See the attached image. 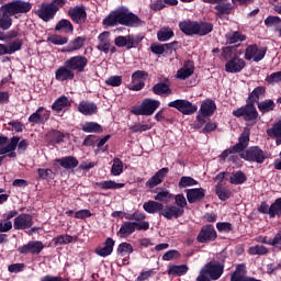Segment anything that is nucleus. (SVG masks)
Returning a JSON list of instances; mask_svg holds the SVG:
<instances>
[{
	"label": "nucleus",
	"mask_w": 281,
	"mask_h": 281,
	"mask_svg": "<svg viewBox=\"0 0 281 281\" xmlns=\"http://www.w3.org/2000/svg\"><path fill=\"white\" fill-rule=\"evenodd\" d=\"M102 25L105 27H115V25H124L125 27H139L144 25V21L139 19V16L126 7H121L114 11H111L109 15H106Z\"/></svg>",
	"instance_id": "f257e3e1"
},
{
	"label": "nucleus",
	"mask_w": 281,
	"mask_h": 281,
	"mask_svg": "<svg viewBox=\"0 0 281 281\" xmlns=\"http://www.w3.org/2000/svg\"><path fill=\"white\" fill-rule=\"evenodd\" d=\"M67 5V0H53L52 2H43L38 5V9L34 10V14L44 21V23H49L54 21L58 10Z\"/></svg>",
	"instance_id": "f03ea898"
},
{
	"label": "nucleus",
	"mask_w": 281,
	"mask_h": 281,
	"mask_svg": "<svg viewBox=\"0 0 281 281\" xmlns=\"http://www.w3.org/2000/svg\"><path fill=\"white\" fill-rule=\"evenodd\" d=\"M179 29L186 36H207L214 30V24L210 22L182 21L179 23Z\"/></svg>",
	"instance_id": "7ed1b4c3"
},
{
	"label": "nucleus",
	"mask_w": 281,
	"mask_h": 281,
	"mask_svg": "<svg viewBox=\"0 0 281 281\" xmlns=\"http://www.w3.org/2000/svg\"><path fill=\"white\" fill-rule=\"evenodd\" d=\"M161 106V102L159 100L146 98L142 101L138 106H134L131 110L133 115H146L150 116Z\"/></svg>",
	"instance_id": "20e7f679"
},
{
	"label": "nucleus",
	"mask_w": 281,
	"mask_h": 281,
	"mask_svg": "<svg viewBox=\"0 0 281 281\" xmlns=\"http://www.w3.org/2000/svg\"><path fill=\"white\" fill-rule=\"evenodd\" d=\"M239 157L252 164H265V160L268 158L267 153L259 146L249 147L244 153L239 154Z\"/></svg>",
	"instance_id": "39448f33"
},
{
	"label": "nucleus",
	"mask_w": 281,
	"mask_h": 281,
	"mask_svg": "<svg viewBox=\"0 0 281 281\" xmlns=\"http://www.w3.org/2000/svg\"><path fill=\"white\" fill-rule=\"evenodd\" d=\"M234 117H244L245 122H256L258 120V110L254 103L246 102V105L233 111Z\"/></svg>",
	"instance_id": "423d86ee"
},
{
	"label": "nucleus",
	"mask_w": 281,
	"mask_h": 281,
	"mask_svg": "<svg viewBox=\"0 0 281 281\" xmlns=\"http://www.w3.org/2000/svg\"><path fill=\"white\" fill-rule=\"evenodd\" d=\"M168 106L171 109H177L182 115H194L199 111L196 104L190 102L186 99H177L168 103Z\"/></svg>",
	"instance_id": "0eeeda50"
},
{
	"label": "nucleus",
	"mask_w": 281,
	"mask_h": 281,
	"mask_svg": "<svg viewBox=\"0 0 281 281\" xmlns=\"http://www.w3.org/2000/svg\"><path fill=\"white\" fill-rule=\"evenodd\" d=\"M267 47H258V44H250L246 47L244 58L245 60H254V63H260L267 56Z\"/></svg>",
	"instance_id": "6e6552de"
},
{
	"label": "nucleus",
	"mask_w": 281,
	"mask_h": 281,
	"mask_svg": "<svg viewBox=\"0 0 281 281\" xmlns=\"http://www.w3.org/2000/svg\"><path fill=\"white\" fill-rule=\"evenodd\" d=\"M65 63L74 74H85L87 66L89 65V59L83 55H77L66 59Z\"/></svg>",
	"instance_id": "1a4fd4ad"
},
{
	"label": "nucleus",
	"mask_w": 281,
	"mask_h": 281,
	"mask_svg": "<svg viewBox=\"0 0 281 281\" xmlns=\"http://www.w3.org/2000/svg\"><path fill=\"white\" fill-rule=\"evenodd\" d=\"M143 38L144 37L139 35H119L114 38V44L116 47H126V49H133L139 46V43H142Z\"/></svg>",
	"instance_id": "9d476101"
},
{
	"label": "nucleus",
	"mask_w": 281,
	"mask_h": 281,
	"mask_svg": "<svg viewBox=\"0 0 281 281\" xmlns=\"http://www.w3.org/2000/svg\"><path fill=\"white\" fill-rule=\"evenodd\" d=\"M204 273L213 281L220 280L225 271V263L218 261H210L202 268Z\"/></svg>",
	"instance_id": "9b49d317"
},
{
	"label": "nucleus",
	"mask_w": 281,
	"mask_h": 281,
	"mask_svg": "<svg viewBox=\"0 0 281 281\" xmlns=\"http://www.w3.org/2000/svg\"><path fill=\"white\" fill-rule=\"evenodd\" d=\"M218 238V234L216 233V228L214 225L206 224L202 226L200 233L196 236V241L201 244L214 243Z\"/></svg>",
	"instance_id": "f8f14e48"
},
{
	"label": "nucleus",
	"mask_w": 281,
	"mask_h": 281,
	"mask_svg": "<svg viewBox=\"0 0 281 281\" xmlns=\"http://www.w3.org/2000/svg\"><path fill=\"white\" fill-rule=\"evenodd\" d=\"M67 15L76 25H85L87 23V8L83 4L68 9Z\"/></svg>",
	"instance_id": "ddd939ff"
},
{
	"label": "nucleus",
	"mask_w": 281,
	"mask_h": 281,
	"mask_svg": "<svg viewBox=\"0 0 281 281\" xmlns=\"http://www.w3.org/2000/svg\"><path fill=\"white\" fill-rule=\"evenodd\" d=\"M7 12H10V14H27L30 10H32V3L25 2L23 0H15L12 2H9L5 4Z\"/></svg>",
	"instance_id": "4468645a"
},
{
	"label": "nucleus",
	"mask_w": 281,
	"mask_h": 281,
	"mask_svg": "<svg viewBox=\"0 0 281 281\" xmlns=\"http://www.w3.org/2000/svg\"><path fill=\"white\" fill-rule=\"evenodd\" d=\"M247 67V63L245 59L238 57V55H234L225 64V72L226 74H240L243 69Z\"/></svg>",
	"instance_id": "2eb2a0df"
},
{
	"label": "nucleus",
	"mask_w": 281,
	"mask_h": 281,
	"mask_svg": "<svg viewBox=\"0 0 281 281\" xmlns=\"http://www.w3.org/2000/svg\"><path fill=\"white\" fill-rule=\"evenodd\" d=\"M34 225V218L31 214L22 213L13 220V227L16 231L31 229Z\"/></svg>",
	"instance_id": "dca6fc26"
},
{
	"label": "nucleus",
	"mask_w": 281,
	"mask_h": 281,
	"mask_svg": "<svg viewBox=\"0 0 281 281\" xmlns=\"http://www.w3.org/2000/svg\"><path fill=\"white\" fill-rule=\"evenodd\" d=\"M76 78V72L68 66L67 61L55 70V80L58 82H67Z\"/></svg>",
	"instance_id": "f3484780"
},
{
	"label": "nucleus",
	"mask_w": 281,
	"mask_h": 281,
	"mask_svg": "<svg viewBox=\"0 0 281 281\" xmlns=\"http://www.w3.org/2000/svg\"><path fill=\"white\" fill-rule=\"evenodd\" d=\"M45 249V245L43 241H29L26 245L18 248V252L23 256H27V254H32L33 256H38Z\"/></svg>",
	"instance_id": "a211bd4d"
},
{
	"label": "nucleus",
	"mask_w": 281,
	"mask_h": 281,
	"mask_svg": "<svg viewBox=\"0 0 281 281\" xmlns=\"http://www.w3.org/2000/svg\"><path fill=\"white\" fill-rule=\"evenodd\" d=\"M67 135L69 134L58 130H50L45 134V142H47L48 146H58L65 144V137Z\"/></svg>",
	"instance_id": "6ab92c4d"
},
{
	"label": "nucleus",
	"mask_w": 281,
	"mask_h": 281,
	"mask_svg": "<svg viewBox=\"0 0 281 281\" xmlns=\"http://www.w3.org/2000/svg\"><path fill=\"white\" fill-rule=\"evenodd\" d=\"M170 169L168 167L159 169L151 178L147 180L145 183L146 188L153 190V188H157V186H161L164 183V179L168 176Z\"/></svg>",
	"instance_id": "aec40b11"
},
{
	"label": "nucleus",
	"mask_w": 281,
	"mask_h": 281,
	"mask_svg": "<svg viewBox=\"0 0 281 281\" xmlns=\"http://www.w3.org/2000/svg\"><path fill=\"white\" fill-rule=\"evenodd\" d=\"M183 214H186V210H181L177 205H172V204L162 205L161 216H164V218H166L167 221H172V218H181Z\"/></svg>",
	"instance_id": "412c9836"
},
{
	"label": "nucleus",
	"mask_w": 281,
	"mask_h": 281,
	"mask_svg": "<svg viewBox=\"0 0 281 281\" xmlns=\"http://www.w3.org/2000/svg\"><path fill=\"white\" fill-rule=\"evenodd\" d=\"M19 142H21V137L13 136L11 138V142L7 146L0 148V155H7V157H10L11 159H15L16 151L14 150H16V146H19Z\"/></svg>",
	"instance_id": "4be33fe9"
},
{
	"label": "nucleus",
	"mask_w": 281,
	"mask_h": 281,
	"mask_svg": "<svg viewBox=\"0 0 281 281\" xmlns=\"http://www.w3.org/2000/svg\"><path fill=\"white\" fill-rule=\"evenodd\" d=\"M99 44L97 45V49L99 52H103V54H109L111 49V33L108 31L102 32L98 36Z\"/></svg>",
	"instance_id": "5701e85b"
},
{
	"label": "nucleus",
	"mask_w": 281,
	"mask_h": 281,
	"mask_svg": "<svg viewBox=\"0 0 281 281\" xmlns=\"http://www.w3.org/2000/svg\"><path fill=\"white\" fill-rule=\"evenodd\" d=\"M194 74V61L187 60L183 66L177 71L176 78L178 80H188Z\"/></svg>",
	"instance_id": "b1692460"
},
{
	"label": "nucleus",
	"mask_w": 281,
	"mask_h": 281,
	"mask_svg": "<svg viewBox=\"0 0 281 281\" xmlns=\"http://www.w3.org/2000/svg\"><path fill=\"white\" fill-rule=\"evenodd\" d=\"M216 112V102L212 99H206L202 101L199 113L203 115V117H212Z\"/></svg>",
	"instance_id": "393cba45"
},
{
	"label": "nucleus",
	"mask_w": 281,
	"mask_h": 281,
	"mask_svg": "<svg viewBox=\"0 0 281 281\" xmlns=\"http://www.w3.org/2000/svg\"><path fill=\"white\" fill-rule=\"evenodd\" d=\"M12 16H13V14H11L8 11V7L5 4L3 7H1V9H0V30L7 31V30H10V27H12Z\"/></svg>",
	"instance_id": "a878e982"
},
{
	"label": "nucleus",
	"mask_w": 281,
	"mask_h": 281,
	"mask_svg": "<svg viewBox=\"0 0 281 281\" xmlns=\"http://www.w3.org/2000/svg\"><path fill=\"white\" fill-rule=\"evenodd\" d=\"M113 247H115V240H113L111 237H108L104 241V247H97L94 254L101 258H106L113 254Z\"/></svg>",
	"instance_id": "bb28decb"
},
{
	"label": "nucleus",
	"mask_w": 281,
	"mask_h": 281,
	"mask_svg": "<svg viewBox=\"0 0 281 281\" xmlns=\"http://www.w3.org/2000/svg\"><path fill=\"white\" fill-rule=\"evenodd\" d=\"M265 95H267V87L258 86L248 94L246 102L256 105L260 102V98H265Z\"/></svg>",
	"instance_id": "cd10ccee"
},
{
	"label": "nucleus",
	"mask_w": 281,
	"mask_h": 281,
	"mask_svg": "<svg viewBox=\"0 0 281 281\" xmlns=\"http://www.w3.org/2000/svg\"><path fill=\"white\" fill-rule=\"evenodd\" d=\"M186 192L189 203H199V201L205 199V189L203 188L187 189Z\"/></svg>",
	"instance_id": "c85d7f7f"
},
{
	"label": "nucleus",
	"mask_w": 281,
	"mask_h": 281,
	"mask_svg": "<svg viewBox=\"0 0 281 281\" xmlns=\"http://www.w3.org/2000/svg\"><path fill=\"white\" fill-rule=\"evenodd\" d=\"M143 210H145L147 214H159V216H161L164 212V203L149 200L143 204Z\"/></svg>",
	"instance_id": "c756f323"
},
{
	"label": "nucleus",
	"mask_w": 281,
	"mask_h": 281,
	"mask_svg": "<svg viewBox=\"0 0 281 281\" xmlns=\"http://www.w3.org/2000/svg\"><path fill=\"white\" fill-rule=\"evenodd\" d=\"M55 161L59 164V166L65 170H74V168H78L80 164V161H78V158L74 156L57 158Z\"/></svg>",
	"instance_id": "7c9ffc66"
},
{
	"label": "nucleus",
	"mask_w": 281,
	"mask_h": 281,
	"mask_svg": "<svg viewBox=\"0 0 281 281\" xmlns=\"http://www.w3.org/2000/svg\"><path fill=\"white\" fill-rule=\"evenodd\" d=\"M82 115H95L98 113V104L91 101H81L77 108Z\"/></svg>",
	"instance_id": "2f4dec72"
},
{
	"label": "nucleus",
	"mask_w": 281,
	"mask_h": 281,
	"mask_svg": "<svg viewBox=\"0 0 281 281\" xmlns=\"http://www.w3.org/2000/svg\"><path fill=\"white\" fill-rule=\"evenodd\" d=\"M87 43V36H77L72 41H70L66 47V52L69 54L74 52H78L79 49H82L85 47V44Z\"/></svg>",
	"instance_id": "473e14b6"
},
{
	"label": "nucleus",
	"mask_w": 281,
	"mask_h": 281,
	"mask_svg": "<svg viewBox=\"0 0 281 281\" xmlns=\"http://www.w3.org/2000/svg\"><path fill=\"white\" fill-rule=\"evenodd\" d=\"M135 222H123L116 235L119 238H128L135 234Z\"/></svg>",
	"instance_id": "72a5a7b5"
},
{
	"label": "nucleus",
	"mask_w": 281,
	"mask_h": 281,
	"mask_svg": "<svg viewBox=\"0 0 281 281\" xmlns=\"http://www.w3.org/2000/svg\"><path fill=\"white\" fill-rule=\"evenodd\" d=\"M55 32H63L64 34H74V24L68 19H61L55 25Z\"/></svg>",
	"instance_id": "f704fd0d"
},
{
	"label": "nucleus",
	"mask_w": 281,
	"mask_h": 281,
	"mask_svg": "<svg viewBox=\"0 0 281 281\" xmlns=\"http://www.w3.org/2000/svg\"><path fill=\"white\" fill-rule=\"evenodd\" d=\"M151 91L155 95H172V89H170V85L162 81L154 85Z\"/></svg>",
	"instance_id": "c9c22d12"
},
{
	"label": "nucleus",
	"mask_w": 281,
	"mask_h": 281,
	"mask_svg": "<svg viewBox=\"0 0 281 281\" xmlns=\"http://www.w3.org/2000/svg\"><path fill=\"white\" fill-rule=\"evenodd\" d=\"M268 137H274L277 146L281 145V120L277 121L271 128L267 130Z\"/></svg>",
	"instance_id": "e433bc0d"
},
{
	"label": "nucleus",
	"mask_w": 281,
	"mask_h": 281,
	"mask_svg": "<svg viewBox=\"0 0 281 281\" xmlns=\"http://www.w3.org/2000/svg\"><path fill=\"white\" fill-rule=\"evenodd\" d=\"M257 108L265 115L266 113H271V111H276V101L273 99H266L261 102L257 103Z\"/></svg>",
	"instance_id": "4c0bfd02"
},
{
	"label": "nucleus",
	"mask_w": 281,
	"mask_h": 281,
	"mask_svg": "<svg viewBox=\"0 0 281 281\" xmlns=\"http://www.w3.org/2000/svg\"><path fill=\"white\" fill-rule=\"evenodd\" d=\"M68 106H71L69 98L61 95L54 101L52 109L53 111H56V113H60V111H65V109H67Z\"/></svg>",
	"instance_id": "58836bf2"
},
{
	"label": "nucleus",
	"mask_w": 281,
	"mask_h": 281,
	"mask_svg": "<svg viewBox=\"0 0 281 281\" xmlns=\"http://www.w3.org/2000/svg\"><path fill=\"white\" fill-rule=\"evenodd\" d=\"M188 265H171L169 266V269L167 270L168 276H186L188 273Z\"/></svg>",
	"instance_id": "ea45409f"
},
{
	"label": "nucleus",
	"mask_w": 281,
	"mask_h": 281,
	"mask_svg": "<svg viewBox=\"0 0 281 281\" xmlns=\"http://www.w3.org/2000/svg\"><path fill=\"white\" fill-rule=\"evenodd\" d=\"M83 133H104L102 125L97 122H86L81 125Z\"/></svg>",
	"instance_id": "a19ab883"
},
{
	"label": "nucleus",
	"mask_w": 281,
	"mask_h": 281,
	"mask_svg": "<svg viewBox=\"0 0 281 281\" xmlns=\"http://www.w3.org/2000/svg\"><path fill=\"white\" fill-rule=\"evenodd\" d=\"M245 181H247V176L241 170L233 172L229 178V183H232V186H243Z\"/></svg>",
	"instance_id": "79ce46f5"
},
{
	"label": "nucleus",
	"mask_w": 281,
	"mask_h": 281,
	"mask_svg": "<svg viewBox=\"0 0 281 281\" xmlns=\"http://www.w3.org/2000/svg\"><path fill=\"white\" fill-rule=\"evenodd\" d=\"M97 186L101 188V190H120V188H124V183H117L113 180L97 182Z\"/></svg>",
	"instance_id": "37998d69"
},
{
	"label": "nucleus",
	"mask_w": 281,
	"mask_h": 281,
	"mask_svg": "<svg viewBox=\"0 0 281 281\" xmlns=\"http://www.w3.org/2000/svg\"><path fill=\"white\" fill-rule=\"evenodd\" d=\"M243 41H247V36L239 31H235L231 35L226 36L227 45H235V43H243Z\"/></svg>",
	"instance_id": "c03bdc74"
},
{
	"label": "nucleus",
	"mask_w": 281,
	"mask_h": 281,
	"mask_svg": "<svg viewBox=\"0 0 281 281\" xmlns=\"http://www.w3.org/2000/svg\"><path fill=\"white\" fill-rule=\"evenodd\" d=\"M215 193L218 196L220 201H227L232 196V190L223 187V184L217 183L215 187Z\"/></svg>",
	"instance_id": "a18cd8bd"
},
{
	"label": "nucleus",
	"mask_w": 281,
	"mask_h": 281,
	"mask_svg": "<svg viewBox=\"0 0 281 281\" xmlns=\"http://www.w3.org/2000/svg\"><path fill=\"white\" fill-rule=\"evenodd\" d=\"M175 36V31L170 27H162L157 32V38L160 43H166V41H170Z\"/></svg>",
	"instance_id": "49530a36"
},
{
	"label": "nucleus",
	"mask_w": 281,
	"mask_h": 281,
	"mask_svg": "<svg viewBox=\"0 0 281 281\" xmlns=\"http://www.w3.org/2000/svg\"><path fill=\"white\" fill-rule=\"evenodd\" d=\"M23 47V40H15L11 42L9 45H4L5 54L12 55L15 54V52H21V48Z\"/></svg>",
	"instance_id": "de8ad7c7"
},
{
	"label": "nucleus",
	"mask_w": 281,
	"mask_h": 281,
	"mask_svg": "<svg viewBox=\"0 0 281 281\" xmlns=\"http://www.w3.org/2000/svg\"><path fill=\"white\" fill-rule=\"evenodd\" d=\"M122 172H124V162L120 158H114L111 167V175L113 177H120Z\"/></svg>",
	"instance_id": "09e8293b"
},
{
	"label": "nucleus",
	"mask_w": 281,
	"mask_h": 281,
	"mask_svg": "<svg viewBox=\"0 0 281 281\" xmlns=\"http://www.w3.org/2000/svg\"><path fill=\"white\" fill-rule=\"evenodd\" d=\"M134 251L135 249L133 248V245L126 241L121 243L116 249L117 256H131V254H133Z\"/></svg>",
	"instance_id": "8fccbe9b"
},
{
	"label": "nucleus",
	"mask_w": 281,
	"mask_h": 281,
	"mask_svg": "<svg viewBox=\"0 0 281 281\" xmlns=\"http://www.w3.org/2000/svg\"><path fill=\"white\" fill-rule=\"evenodd\" d=\"M192 186H199V181L189 176H182L178 183V188H192Z\"/></svg>",
	"instance_id": "3c124183"
},
{
	"label": "nucleus",
	"mask_w": 281,
	"mask_h": 281,
	"mask_svg": "<svg viewBox=\"0 0 281 281\" xmlns=\"http://www.w3.org/2000/svg\"><path fill=\"white\" fill-rule=\"evenodd\" d=\"M47 43H52L53 45H67L69 38L63 35L53 34L47 37Z\"/></svg>",
	"instance_id": "603ef678"
},
{
	"label": "nucleus",
	"mask_w": 281,
	"mask_h": 281,
	"mask_svg": "<svg viewBox=\"0 0 281 281\" xmlns=\"http://www.w3.org/2000/svg\"><path fill=\"white\" fill-rule=\"evenodd\" d=\"M45 111L44 106H40L34 113L29 116L30 124H43L41 114Z\"/></svg>",
	"instance_id": "864d4df0"
},
{
	"label": "nucleus",
	"mask_w": 281,
	"mask_h": 281,
	"mask_svg": "<svg viewBox=\"0 0 281 281\" xmlns=\"http://www.w3.org/2000/svg\"><path fill=\"white\" fill-rule=\"evenodd\" d=\"M250 256H267L269 254V248L262 245H256L249 248Z\"/></svg>",
	"instance_id": "5fc2aeb1"
},
{
	"label": "nucleus",
	"mask_w": 281,
	"mask_h": 281,
	"mask_svg": "<svg viewBox=\"0 0 281 281\" xmlns=\"http://www.w3.org/2000/svg\"><path fill=\"white\" fill-rule=\"evenodd\" d=\"M270 214L271 218H276L278 216L281 217V198H278L271 205H270Z\"/></svg>",
	"instance_id": "6e6d98bb"
},
{
	"label": "nucleus",
	"mask_w": 281,
	"mask_h": 281,
	"mask_svg": "<svg viewBox=\"0 0 281 281\" xmlns=\"http://www.w3.org/2000/svg\"><path fill=\"white\" fill-rule=\"evenodd\" d=\"M54 245H69L74 243V237L71 235H59L53 239Z\"/></svg>",
	"instance_id": "4d7b16f0"
},
{
	"label": "nucleus",
	"mask_w": 281,
	"mask_h": 281,
	"mask_svg": "<svg viewBox=\"0 0 281 281\" xmlns=\"http://www.w3.org/2000/svg\"><path fill=\"white\" fill-rule=\"evenodd\" d=\"M173 199L177 207H180L181 210H186V207H188V200H186V195H183V193L176 194Z\"/></svg>",
	"instance_id": "13d9d810"
},
{
	"label": "nucleus",
	"mask_w": 281,
	"mask_h": 281,
	"mask_svg": "<svg viewBox=\"0 0 281 281\" xmlns=\"http://www.w3.org/2000/svg\"><path fill=\"white\" fill-rule=\"evenodd\" d=\"M150 128H153V125L150 124L136 123L135 125L130 127V131L132 133H144L146 131H150Z\"/></svg>",
	"instance_id": "bf43d9fd"
},
{
	"label": "nucleus",
	"mask_w": 281,
	"mask_h": 281,
	"mask_svg": "<svg viewBox=\"0 0 281 281\" xmlns=\"http://www.w3.org/2000/svg\"><path fill=\"white\" fill-rule=\"evenodd\" d=\"M105 85H108V87H121L122 86V76H110L106 80H105Z\"/></svg>",
	"instance_id": "052dcab7"
},
{
	"label": "nucleus",
	"mask_w": 281,
	"mask_h": 281,
	"mask_svg": "<svg viewBox=\"0 0 281 281\" xmlns=\"http://www.w3.org/2000/svg\"><path fill=\"white\" fill-rule=\"evenodd\" d=\"M179 258H181V252H179V250L176 249L168 250L162 255V260L167 261L177 260Z\"/></svg>",
	"instance_id": "680f3d73"
},
{
	"label": "nucleus",
	"mask_w": 281,
	"mask_h": 281,
	"mask_svg": "<svg viewBox=\"0 0 281 281\" xmlns=\"http://www.w3.org/2000/svg\"><path fill=\"white\" fill-rule=\"evenodd\" d=\"M155 201H159V203H166L168 199H172V194L168 190L160 191L154 196Z\"/></svg>",
	"instance_id": "e2e57ef3"
},
{
	"label": "nucleus",
	"mask_w": 281,
	"mask_h": 281,
	"mask_svg": "<svg viewBox=\"0 0 281 281\" xmlns=\"http://www.w3.org/2000/svg\"><path fill=\"white\" fill-rule=\"evenodd\" d=\"M216 228L221 233L224 232L225 234H229V232H232V229H234V226L232 225V223H228V222H218L216 224Z\"/></svg>",
	"instance_id": "0e129e2a"
},
{
	"label": "nucleus",
	"mask_w": 281,
	"mask_h": 281,
	"mask_svg": "<svg viewBox=\"0 0 281 281\" xmlns=\"http://www.w3.org/2000/svg\"><path fill=\"white\" fill-rule=\"evenodd\" d=\"M265 243L266 245H271L272 247H276L277 249L281 250V232L277 233L272 239H269L268 241Z\"/></svg>",
	"instance_id": "69168bd1"
},
{
	"label": "nucleus",
	"mask_w": 281,
	"mask_h": 281,
	"mask_svg": "<svg viewBox=\"0 0 281 281\" xmlns=\"http://www.w3.org/2000/svg\"><path fill=\"white\" fill-rule=\"evenodd\" d=\"M257 211L259 212V214H268L269 218H272L271 206L269 205V203H267V201L261 202L260 205L257 207Z\"/></svg>",
	"instance_id": "338daca9"
},
{
	"label": "nucleus",
	"mask_w": 281,
	"mask_h": 281,
	"mask_svg": "<svg viewBox=\"0 0 281 281\" xmlns=\"http://www.w3.org/2000/svg\"><path fill=\"white\" fill-rule=\"evenodd\" d=\"M266 82H268V85H276V82H281V71L272 72L270 76H267Z\"/></svg>",
	"instance_id": "774afa93"
}]
</instances>
